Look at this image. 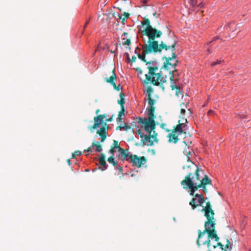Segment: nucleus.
I'll return each mask as SVG.
<instances>
[{
	"label": "nucleus",
	"instance_id": "58836bf2",
	"mask_svg": "<svg viewBox=\"0 0 251 251\" xmlns=\"http://www.w3.org/2000/svg\"><path fill=\"white\" fill-rule=\"evenodd\" d=\"M232 24H234V22H232L229 24H228L227 25V26L226 27V28H227V27H229V28H230V26L232 25Z\"/></svg>",
	"mask_w": 251,
	"mask_h": 251
},
{
	"label": "nucleus",
	"instance_id": "cd10ccee",
	"mask_svg": "<svg viewBox=\"0 0 251 251\" xmlns=\"http://www.w3.org/2000/svg\"><path fill=\"white\" fill-rule=\"evenodd\" d=\"M141 23L143 25H147L146 26H151L150 25V22L148 19H144L141 22Z\"/></svg>",
	"mask_w": 251,
	"mask_h": 251
},
{
	"label": "nucleus",
	"instance_id": "f3484780",
	"mask_svg": "<svg viewBox=\"0 0 251 251\" xmlns=\"http://www.w3.org/2000/svg\"><path fill=\"white\" fill-rule=\"evenodd\" d=\"M129 14L128 13L124 12L123 13H118L117 16H115L117 20H121V22L123 25L125 24V21L129 18Z\"/></svg>",
	"mask_w": 251,
	"mask_h": 251
},
{
	"label": "nucleus",
	"instance_id": "20e7f679",
	"mask_svg": "<svg viewBox=\"0 0 251 251\" xmlns=\"http://www.w3.org/2000/svg\"><path fill=\"white\" fill-rule=\"evenodd\" d=\"M146 67L148 70V74L145 75L146 79L142 81L144 86L151 83L154 85L161 86L166 82V76L161 73L159 70V65L156 61H146Z\"/></svg>",
	"mask_w": 251,
	"mask_h": 251
},
{
	"label": "nucleus",
	"instance_id": "412c9836",
	"mask_svg": "<svg viewBox=\"0 0 251 251\" xmlns=\"http://www.w3.org/2000/svg\"><path fill=\"white\" fill-rule=\"evenodd\" d=\"M127 35V33H125L124 32L123 34V36H124V37H126V35ZM122 40H123V42H122V44L123 46H127V47H126V48H128L129 50H130V44H131V42H130V40L129 39H126L125 37H123L122 38Z\"/></svg>",
	"mask_w": 251,
	"mask_h": 251
},
{
	"label": "nucleus",
	"instance_id": "39448f33",
	"mask_svg": "<svg viewBox=\"0 0 251 251\" xmlns=\"http://www.w3.org/2000/svg\"><path fill=\"white\" fill-rule=\"evenodd\" d=\"M172 52V57H165L163 67L166 70L169 71L170 73H172V75L170 77L171 87L173 90H176V95L179 96V95H182V93L180 91V84L177 77L178 73L176 69L178 60L176 54L174 51Z\"/></svg>",
	"mask_w": 251,
	"mask_h": 251
},
{
	"label": "nucleus",
	"instance_id": "393cba45",
	"mask_svg": "<svg viewBox=\"0 0 251 251\" xmlns=\"http://www.w3.org/2000/svg\"><path fill=\"white\" fill-rule=\"evenodd\" d=\"M124 112H125V109H121V110L119 112L118 116L117 118V122H124L123 117L125 115Z\"/></svg>",
	"mask_w": 251,
	"mask_h": 251
},
{
	"label": "nucleus",
	"instance_id": "a878e982",
	"mask_svg": "<svg viewBox=\"0 0 251 251\" xmlns=\"http://www.w3.org/2000/svg\"><path fill=\"white\" fill-rule=\"evenodd\" d=\"M124 126H119L117 127V129H119L120 130L127 131L131 128V127L128 125H126L125 123Z\"/></svg>",
	"mask_w": 251,
	"mask_h": 251
},
{
	"label": "nucleus",
	"instance_id": "ddd939ff",
	"mask_svg": "<svg viewBox=\"0 0 251 251\" xmlns=\"http://www.w3.org/2000/svg\"><path fill=\"white\" fill-rule=\"evenodd\" d=\"M111 75L109 77H107L105 78V80L107 82L111 84L113 86L114 88L117 90H120L121 88L119 85L118 86H116V84L114 82V80L116 79V76L115 73V70L113 69L111 72Z\"/></svg>",
	"mask_w": 251,
	"mask_h": 251
},
{
	"label": "nucleus",
	"instance_id": "1a4fd4ad",
	"mask_svg": "<svg viewBox=\"0 0 251 251\" xmlns=\"http://www.w3.org/2000/svg\"><path fill=\"white\" fill-rule=\"evenodd\" d=\"M204 201V198L202 195L197 194L189 202V204L192 206L193 209H195L198 206H201Z\"/></svg>",
	"mask_w": 251,
	"mask_h": 251
},
{
	"label": "nucleus",
	"instance_id": "c756f323",
	"mask_svg": "<svg viewBox=\"0 0 251 251\" xmlns=\"http://www.w3.org/2000/svg\"><path fill=\"white\" fill-rule=\"evenodd\" d=\"M231 248L232 247H231V244L229 243H228L225 246V248L224 249L225 251H230Z\"/></svg>",
	"mask_w": 251,
	"mask_h": 251
},
{
	"label": "nucleus",
	"instance_id": "6e6552de",
	"mask_svg": "<svg viewBox=\"0 0 251 251\" xmlns=\"http://www.w3.org/2000/svg\"><path fill=\"white\" fill-rule=\"evenodd\" d=\"M128 162L132 164V166L140 167L145 164L146 160L144 156L138 157L136 155H130Z\"/></svg>",
	"mask_w": 251,
	"mask_h": 251
},
{
	"label": "nucleus",
	"instance_id": "c9c22d12",
	"mask_svg": "<svg viewBox=\"0 0 251 251\" xmlns=\"http://www.w3.org/2000/svg\"><path fill=\"white\" fill-rule=\"evenodd\" d=\"M136 59V57L135 56H133L132 57V58L130 59L131 63H130L132 64L133 62H135Z\"/></svg>",
	"mask_w": 251,
	"mask_h": 251
},
{
	"label": "nucleus",
	"instance_id": "4468645a",
	"mask_svg": "<svg viewBox=\"0 0 251 251\" xmlns=\"http://www.w3.org/2000/svg\"><path fill=\"white\" fill-rule=\"evenodd\" d=\"M219 39H220V36H216L212 38L211 41H208L204 44L203 48L205 49V51L207 52V54H210L212 53V51H211L212 45H211V43L213 42L217 41Z\"/></svg>",
	"mask_w": 251,
	"mask_h": 251
},
{
	"label": "nucleus",
	"instance_id": "bb28decb",
	"mask_svg": "<svg viewBox=\"0 0 251 251\" xmlns=\"http://www.w3.org/2000/svg\"><path fill=\"white\" fill-rule=\"evenodd\" d=\"M90 20H91V18H89V19L85 23V24L83 25V30L81 32L80 36H81L83 34L84 31L85 29L87 27L88 25L89 24Z\"/></svg>",
	"mask_w": 251,
	"mask_h": 251
},
{
	"label": "nucleus",
	"instance_id": "473e14b6",
	"mask_svg": "<svg viewBox=\"0 0 251 251\" xmlns=\"http://www.w3.org/2000/svg\"><path fill=\"white\" fill-rule=\"evenodd\" d=\"M149 1V0H141L140 2L141 3V6H144L147 5Z\"/></svg>",
	"mask_w": 251,
	"mask_h": 251
},
{
	"label": "nucleus",
	"instance_id": "2eb2a0df",
	"mask_svg": "<svg viewBox=\"0 0 251 251\" xmlns=\"http://www.w3.org/2000/svg\"><path fill=\"white\" fill-rule=\"evenodd\" d=\"M118 152L119 153L118 156L122 160H126L128 161L130 155H132L130 152H126V151L122 148L119 149Z\"/></svg>",
	"mask_w": 251,
	"mask_h": 251
},
{
	"label": "nucleus",
	"instance_id": "f03ea898",
	"mask_svg": "<svg viewBox=\"0 0 251 251\" xmlns=\"http://www.w3.org/2000/svg\"><path fill=\"white\" fill-rule=\"evenodd\" d=\"M152 92L153 90L151 87H147L145 91V100L148 101L149 105L147 108L148 117L140 119L141 126V128L138 130L143 143L147 146H151L154 142L156 141V134H155V132L153 131L151 134L155 126L153 114L155 109L153 105L155 100L151 98Z\"/></svg>",
	"mask_w": 251,
	"mask_h": 251
},
{
	"label": "nucleus",
	"instance_id": "0eeeda50",
	"mask_svg": "<svg viewBox=\"0 0 251 251\" xmlns=\"http://www.w3.org/2000/svg\"><path fill=\"white\" fill-rule=\"evenodd\" d=\"M143 35H146L148 37V40H155L156 38H158L162 35V32L154 28L152 26H146L144 30L142 31Z\"/></svg>",
	"mask_w": 251,
	"mask_h": 251
},
{
	"label": "nucleus",
	"instance_id": "a211bd4d",
	"mask_svg": "<svg viewBox=\"0 0 251 251\" xmlns=\"http://www.w3.org/2000/svg\"><path fill=\"white\" fill-rule=\"evenodd\" d=\"M99 163L100 165L99 168L102 171H104L107 169V165L105 161L104 156L103 154L100 155L99 157Z\"/></svg>",
	"mask_w": 251,
	"mask_h": 251
},
{
	"label": "nucleus",
	"instance_id": "f704fd0d",
	"mask_svg": "<svg viewBox=\"0 0 251 251\" xmlns=\"http://www.w3.org/2000/svg\"><path fill=\"white\" fill-rule=\"evenodd\" d=\"M186 159L187 160V161L188 162H190V165H189L188 166H187V168H190V167H189V166H191V163H193L191 160H190V157L188 156V155H186Z\"/></svg>",
	"mask_w": 251,
	"mask_h": 251
},
{
	"label": "nucleus",
	"instance_id": "dca6fc26",
	"mask_svg": "<svg viewBox=\"0 0 251 251\" xmlns=\"http://www.w3.org/2000/svg\"><path fill=\"white\" fill-rule=\"evenodd\" d=\"M106 118V116L104 115H100L94 118V124L93 125L92 127L94 129H96L99 127V126L101 124L103 119Z\"/></svg>",
	"mask_w": 251,
	"mask_h": 251
},
{
	"label": "nucleus",
	"instance_id": "e433bc0d",
	"mask_svg": "<svg viewBox=\"0 0 251 251\" xmlns=\"http://www.w3.org/2000/svg\"><path fill=\"white\" fill-rule=\"evenodd\" d=\"M214 112V111H213L212 110H210L208 112V115L209 116H211L213 114Z\"/></svg>",
	"mask_w": 251,
	"mask_h": 251
},
{
	"label": "nucleus",
	"instance_id": "4be33fe9",
	"mask_svg": "<svg viewBox=\"0 0 251 251\" xmlns=\"http://www.w3.org/2000/svg\"><path fill=\"white\" fill-rule=\"evenodd\" d=\"M119 149H121V148L119 146L118 142L114 140L113 143V147L110 150L111 153H113L114 152H116L117 151H119Z\"/></svg>",
	"mask_w": 251,
	"mask_h": 251
},
{
	"label": "nucleus",
	"instance_id": "b1692460",
	"mask_svg": "<svg viewBox=\"0 0 251 251\" xmlns=\"http://www.w3.org/2000/svg\"><path fill=\"white\" fill-rule=\"evenodd\" d=\"M108 161L109 162V163H112L116 169H119L120 170H122V168L121 167L119 166V165L117 164V162H116L115 161L114 158L113 157H110L108 158Z\"/></svg>",
	"mask_w": 251,
	"mask_h": 251
},
{
	"label": "nucleus",
	"instance_id": "7ed1b4c3",
	"mask_svg": "<svg viewBox=\"0 0 251 251\" xmlns=\"http://www.w3.org/2000/svg\"><path fill=\"white\" fill-rule=\"evenodd\" d=\"M189 167H190L192 172H189L185 179L181 182L183 188H189L191 196H193L195 192L200 188H202L204 192L206 185L211 183V179L202 169H199L194 163H191V165Z\"/></svg>",
	"mask_w": 251,
	"mask_h": 251
},
{
	"label": "nucleus",
	"instance_id": "2f4dec72",
	"mask_svg": "<svg viewBox=\"0 0 251 251\" xmlns=\"http://www.w3.org/2000/svg\"><path fill=\"white\" fill-rule=\"evenodd\" d=\"M222 61H224V60H222ZM221 62V60H217L216 61H213L211 63V66L214 67L218 64H220Z\"/></svg>",
	"mask_w": 251,
	"mask_h": 251
},
{
	"label": "nucleus",
	"instance_id": "9d476101",
	"mask_svg": "<svg viewBox=\"0 0 251 251\" xmlns=\"http://www.w3.org/2000/svg\"><path fill=\"white\" fill-rule=\"evenodd\" d=\"M187 124V119L185 120V123H180V120H179L178 124L176 125L174 129L175 130V132H176L179 135L182 133L185 134L188 129V126Z\"/></svg>",
	"mask_w": 251,
	"mask_h": 251
},
{
	"label": "nucleus",
	"instance_id": "aec40b11",
	"mask_svg": "<svg viewBox=\"0 0 251 251\" xmlns=\"http://www.w3.org/2000/svg\"><path fill=\"white\" fill-rule=\"evenodd\" d=\"M188 2L189 4V9L191 11H195L197 9V0H188Z\"/></svg>",
	"mask_w": 251,
	"mask_h": 251
},
{
	"label": "nucleus",
	"instance_id": "7c9ffc66",
	"mask_svg": "<svg viewBox=\"0 0 251 251\" xmlns=\"http://www.w3.org/2000/svg\"><path fill=\"white\" fill-rule=\"evenodd\" d=\"M125 55L126 56V62L127 63H131V61H130V58L129 57V54L127 52H126L125 53Z\"/></svg>",
	"mask_w": 251,
	"mask_h": 251
},
{
	"label": "nucleus",
	"instance_id": "4c0bfd02",
	"mask_svg": "<svg viewBox=\"0 0 251 251\" xmlns=\"http://www.w3.org/2000/svg\"><path fill=\"white\" fill-rule=\"evenodd\" d=\"M185 109L183 108H182L181 109V114L183 115L185 114Z\"/></svg>",
	"mask_w": 251,
	"mask_h": 251
},
{
	"label": "nucleus",
	"instance_id": "f8f14e48",
	"mask_svg": "<svg viewBox=\"0 0 251 251\" xmlns=\"http://www.w3.org/2000/svg\"><path fill=\"white\" fill-rule=\"evenodd\" d=\"M179 135L176 132H175L174 129L172 130L167 136L168 142L172 144L177 143L179 140Z\"/></svg>",
	"mask_w": 251,
	"mask_h": 251
},
{
	"label": "nucleus",
	"instance_id": "f257e3e1",
	"mask_svg": "<svg viewBox=\"0 0 251 251\" xmlns=\"http://www.w3.org/2000/svg\"><path fill=\"white\" fill-rule=\"evenodd\" d=\"M201 211L204 212V216L207 221L204 224V230L202 232L200 230L198 231L197 244L199 246L206 245L208 248L207 251H211L212 249L217 247L223 250V245L219 242V238L215 229L214 213L209 202L206 203V206L202 209Z\"/></svg>",
	"mask_w": 251,
	"mask_h": 251
},
{
	"label": "nucleus",
	"instance_id": "a19ab883",
	"mask_svg": "<svg viewBox=\"0 0 251 251\" xmlns=\"http://www.w3.org/2000/svg\"><path fill=\"white\" fill-rule=\"evenodd\" d=\"M99 111V110H97L96 113H98Z\"/></svg>",
	"mask_w": 251,
	"mask_h": 251
},
{
	"label": "nucleus",
	"instance_id": "9b49d317",
	"mask_svg": "<svg viewBox=\"0 0 251 251\" xmlns=\"http://www.w3.org/2000/svg\"><path fill=\"white\" fill-rule=\"evenodd\" d=\"M101 151L102 148L97 141L93 143L91 147H90L87 150L84 151L88 152V154H86V155L94 153L96 152H101Z\"/></svg>",
	"mask_w": 251,
	"mask_h": 251
},
{
	"label": "nucleus",
	"instance_id": "c85d7f7f",
	"mask_svg": "<svg viewBox=\"0 0 251 251\" xmlns=\"http://www.w3.org/2000/svg\"><path fill=\"white\" fill-rule=\"evenodd\" d=\"M81 154V152L79 151H75L73 154L72 157L74 158H76V156H80Z\"/></svg>",
	"mask_w": 251,
	"mask_h": 251
},
{
	"label": "nucleus",
	"instance_id": "5701e85b",
	"mask_svg": "<svg viewBox=\"0 0 251 251\" xmlns=\"http://www.w3.org/2000/svg\"><path fill=\"white\" fill-rule=\"evenodd\" d=\"M120 100H118V103L120 104L121 109H125L124 105L125 104V95L123 93H121L120 95Z\"/></svg>",
	"mask_w": 251,
	"mask_h": 251
},
{
	"label": "nucleus",
	"instance_id": "72a5a7b5",
	"mask_svg": "<svg viewBox=\"0 0 251 251\" xmlns=\"http://www.w3.org/2000/svg\"><path fill=\"white\" fill-rule=\"evenodd\" d=\"M204 3L203 2H201L199 4L197 3V8H202L204 7Z\"/></svg>",
	"mask_w": 251,
	"mask_h": 251
},
{
	"label": "nucleus",
	"instance_id": "ea45409f",
	"mask_svg": "<svg viewBox=\"0 0 251 251\" xmlns=\"http://www.w3.org/2000/svg\"><path fill=\"white\" fill-rule=\"evenodd\" d=\"M99 50V47L98 46V47H97V48L96 49V50L95 51L96 52V51H98Z\"/></svg>",
	"mask_w": 251,
	"mask_h": 251
},
{
	"label": "nucleus",
	"instance_id": "6ab92c4d",
	"mask_svg": "<svg viewBox=\"0 0 251 251\" xmlns=\"http://www.w3.org/2000/svg\"><path fill=\"white\" fill-rule=\"evenodd\" d=\"M97 134L100 136L101 142H103L106 138L107 132L105 127H101L99 130L97 131Z\"/></svg>",
	"mask_w": 251,
	"mask_h": 251
},
{
	"label": "nucleus",
	"instance_id": "423d86ee",
	"mask_svg": "<svg viewBox=\"0 0 251 251\" xmlns=\"http://www.w3.org/2000/svg\"><path fill=\"white\" fill-rule=\"evenodd\" d=\"M144 45L143 46V50L142 53H138V57L142 61L146 62V54L151 52L160 51L162 50H170L171 51H174L175 50V42L171 45H167L162 42L159 45L158 42L154 40H147L146 41L144 40Z\"/></svg>",
	"mask_w": 251,
	"mask_h": 251
}]
</instances>
